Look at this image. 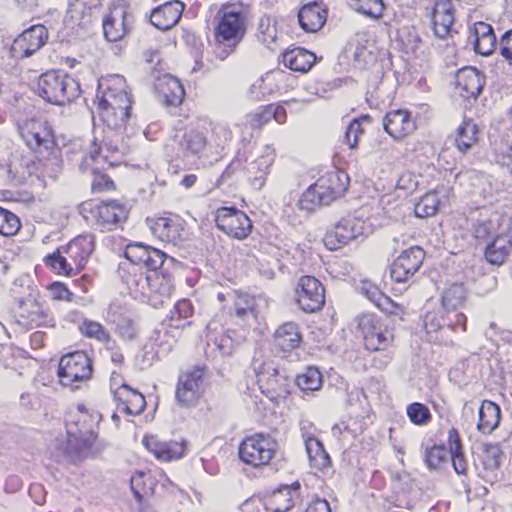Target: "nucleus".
Here are the masks:
<instances>
[{
	"label": "nucleus",
	"instance_id": "obj_35",
	"mask_svg": "<svg viewBox=\"0 0 512 512\" xmlns=\"http://www.w3.org/2000/svg\"><path fill=\"white\" fill-rule=\"evenodd\" d=\"M283 64L292 71L306 73L315 64L314 53L300 47L286 50L282 55Z\"/></svg>",
	"mask_w": 512,
	"mask_h": 512
},
{
	"label": "nucleus",
	"instance_id": "obj_27",
	"mask_svg": "<svg viewBox=\"0 0 512 512\" xmlns=\"http://www.w3.org/2000/svg\"><path fill=\"white\" fill-rule=\"evenodd\" d=\"M500 215L497 212H481L477 219H472L469 229L471 235L479 243L486 242L498 234Z\"/></svg>",
	"mask_w": 512,
	"mask_h": 512
},
{
	"label": "nucleus",
	"instance_id": "obj_40",
	"mask_svg": "<svg viewBox=\"0 0 512 512\" xmlns=\"http://www.w3.org/2000/svg\"><path fill=\"white\" fill-rule=\"evenodd\" d=\"M448 444L450 447L449 457L451 458L455 472L458 475L467 476L468 463L464 457L461 438L456 428H452L448 431Z\"/></svg>",
	"mask_w": 512,
	"mask_h": 512
},
{
	"label": "nucleus",
	"instance_id": "obj_30",
	"mask_svg": "<svg viewBox=\"0 0 512 512\" xmlns=\"http://www.w3.org/2000/svg\"><path fill=\"white\" fill-rule=\"evenodd\" d=\"M155 237L165 243L178 245L183 240V227L177 219L160 217L151 226Z\"/></svg>",
	"mask_w": 512,
	"mask_h": 512
},
{
	"label": "nucleus",
	"instance_id": "obj_52",
	"mask_svg": "<svg viewBox=\"0 0 512 512\" xmlns=\"http://www.w3.org/2000/svg\"><path fill=\"white\" fill-rule=\"evenodd\" d=\"M235 316L241 324H249L256 320L255 301L247 296H238L234 303Z\"/></svg>",
	"mask_w": 512,
	"mask_h": 512
},
{
	"label": "nucleus",
	"instance_id": "obj_42",
	"mask_svg": "<svg viewBox=\"0 0 512 512\" xmlns=\"http://www.w3.org/2000/svg\"><path fill=\"white\" fill-rule=\"evenodd\" d=\"M305 447L311 466L319 470H324L331 466L330 456L319 439L310 435L305 437Z\"/></svg>",
	"mask_w": 512,
	"mask_h": 512
},
{
	"label": "nucleus",
	"instance_id": "obj_5",
	"mask_svg": "<svg viewBox=\"0 0 512 512\" xmlns=\"http://www.w3.org/2000/svg\"><path fill=\"white\" fill-rule=\"evenodd\" d=\"M348 176L341 171H332L322 176L302 194L297 206L311 212L322 205H329L347 189Z\"/></svg>",
	"mask_w": 512,
	"mask_h": 512
},
{
	"label": "nucleus",
	"instance_id": "obj_59",
	"mask_svg": "<svg viewBox=\"0 0 512 512\" xmlns=\"http://www.w3.org/2000/svg\"><path fill=\"white\" fill-rule=\"evenodd\" d=\"M451 321H447L446 312L439 309L438 312H428L424 318V326L428 333L444 330L446 325H451Z\"/></svg>",
	"mask_w": 512,
	"mask_h": 512
},
{
	"label": "nucleus",
	"instance_id": "obj_29",
	"mask_svg": "<svg viewBox=\"0 0 512 512\" xmlns=\"http://www.w3.org/2000/svg\"><path fill=\"white\" fill-rule=\"evenodd\" d=\"M301 28L306 32H317L327 20V10L318 2H311L301 7L298 12Z\"/></svg>",
	"mask_w": 512,
	"mask_h": 512
},
{
	"label": "nucleus",
	"instance_id": "obj_44",
	"mask_svg": "<svg viewBox=\"0 0 512 512\" xmlns=\"http://www.w3.org/2000/svg\"><path fill=\"white\" fill-rule=\"evenodd\" d=\"M206 146V137L202 132L197 130H190L186 132L180 141V147L186 156L200 157Z\"/></svg>",
	"mask_w": 512,
	"mask_h": 512
},
{
	"label": "nucleus",
	"instance_id": "obj_37",
	"mask_svg": "<svg viewBox=\"0 0 512 512\" xmlns=\"http://www.w3.org/2000/svg\"><path fill=\"white\" fill-rule=\"evenodd\" d=\"M500 420V407L490 400H484L479 409L478 430L483 434H490L498 427Z\"/></svg>",
	"mask_w": 512,
	"mask_h": 512
},
{
	"label": "nucleus",
	"instance_id": "obj_22",
	"mask_svg": "<svg viewBox=\"0 0 512 512\" xmlns=\"http://www.w3.org/2000/svg\"><path fill=\"white\" fill-rule=\"evenodd\" d=\"M455 11L449 0H437L432 11V27L436 37L446 39L453 32Z\"/></svg>",
	"mask_w": 512,
	"mask_h": 512
},
{
	"label": "nucleus",
	"instance_id": "obj_28",
	"mask_svg": "<svg viewBox=\"0 0 512 512\" xmlns=\"http://www.w3.org/2000/svg\"><path fill=\"white\" fill-rule=\"evenodd\" d=\"M146 448L159 460L172 461L185 455L186 443L184 441H159L154 437L143 440Z\"/></svg>",
	"mask_w": 512,
	"mask_h": 512
},
{
	"label": "nucleus",
	"instance_id": "obj_3",
	"mask_svg": "<svg viewBox=\"0 0 512 512\" xmlns=\"http://www.w3.org/2000/svg\"><path fill=\"white\" fill-rule=\"evenodd\" d=\"M65 426L67 439L57 442L54 451L56 461L75 462L87 457L97 438L95 418L88 412H68Z\"/></svg>",
	"mask_w": 512,
	"mask_h": 512
},
{
	"label": "nucleus",
	"instance_id": "obj_50",
	"mask_svg": "<svg viewBox=\"0 0 512 512\" xmlns=\"http://www.w3.org/2000/svg\"><path fill=\"white\" fill-rule=\"evenodd\" d=\"M296 384L305 393L317 391L322 386V374L316 367H307L297 376Z\"/></svg>",
	"mask_w": 512,
	"mask_h": 512
},
{
	"label": "nucleus",
	"instance_id": "obj_14",
	"mask_svg": "<svg viewBox=\"0 0 512 512\" xmlns=\"http://www.w3.org/2000/svg\"><path fill=\"white\" fill-rule=\"evenodd\" d=\"M296 303L307 313L321 310L325 304V289L322 283L313 276L301 277L296 289Z\"/></svg>",
	"mask_w": 512,
	"mask_h": 512
},
{
	"label": "nucleus",
	"instance_id": "obj_32",
	"mask_svg": "<svg viewBox=\"0 0 512 512\" xmlns=\"http://www.w3.org/2000/svg\"><path fill=\"white\" fill-rule=\"evenodd\" d=\"M275 157V149L267 145L256 159L247 164L246 171L249 178L260 187L264 184L265 176L269 173Z\"/></svg>",
	"mask_w": 512,
	"mask_h": 512
},
{
	"label": "nucleus",
	"instance_id": "obj_53",
	"mask_svg": "<svg viewBox=\"0 0 512 512\" xmlns=\"http://www.w3.org/2000/svg\"><path fill=\"white\" fill-rule=\"evenodd\" d=\"M440 205L438 194L435 192L427 193L415 206V215L419 218H425L434 215Z\"/></svg>",
	"mask_w": 512,
	"mask_h": 512
},
{
	"label": "nucleus",
	"instance_id": "obj_23",
	"mask_svg": "<svg viewBox=\"0 0 512 512\" xmlns=\"http://www.w3.org/2000/svg\"><path fill=\"white\" fill-rule=\"evenodd\" d=\"M154 89L159 100L167 106L181 104L185 95L181 82L170 74L158 76L154 83Z\"/></svg>",
	"mask_w": 512,
	"mask_h": 512
},
{
	"label": "nucleus",
	"instance_id": "obj_26",
	"mask_svg": "<svg viewBox=\"0 0 512 512\" xmlns=\"http://www.w3.org/2000/svg\"><path fill=\"white\" fill-rule=\"evenodd\" d=\"M484 76L474 67H464L456 74V85L465 99H476L482 92Z\"/></svg>",
	"mask_w": 512,
	"mask_h": 512
},
{
	"label": "nucleus",
	"instance_id": "obj_45",
	"mask_svg": "<svg viewBox=\"0 0 512 512\" xmlns=\"http://www.w3.org/2000/svg\"><path fill=\"white\" fill-rule=\"evenodd\" d=\"M466 300V290L462 284L453 283L444 290L441 296V307L444 311H456Z\"/></svg>",
	"mask_w": 512,
	"mask_h": 512
},
{
	"label": "nucleus",
	"instance_id": "obj_36",
	"mask_svg": "<svg viewBox=\"0 0 512 512\" xmlns=\"http://www.w3.org/2000/svg\"><path fill=\"white\" fill-rule=\"evenodd\" d=\"M275 344L283 351H290L300 346L302 335L294 322H286L278 327L274 334Z\"/></svg>",
	"mask_w": 512,
	"mask_h": 512
},
{
	"label": "nucleus",
	"instance_id": "obj_10",
	"mask_svg": "<svg viewBox=\"0 0 512 512\" xmlns=\"http://www.w3.org/2000/svg\"><path fill=\"white\" fill-rule=\"evenodd\" d=\"M92 360L85 352L76 351L61 357L58 376L64 386L89 380L92 376Z\"/></svg>",
	"mask_w": 512,
	"mask_h": 512
},
{
	"label": "nucleus",
	"instance_id": "obj_7",
	"mask_svg": "<svg viewBox=\"0 0 512 512\" xmlns=\"http://www.w3.org/2000/svg\"><path fill=\"white\" fill-rule=\"evenodd\" d=\"M369 232L370 226L364 219L348 215L342 217L333 228L327 231L324 244L329 250L336 251L351 241L366 236Z\"/></svg>",
	"mask_w": 512,
	"mask_h": 512
},
{
	"label": "nucleus",
	"instance_id": "obj_62",
	"mask_svg": "<svg viewBox=\"0 0 512 512\" xmlns=\"http://www.w3.org/2000/svg\"><path fill=\"white\" fill-rule=\"evenodd\" d=\"M363 133L361 123L354 119L346 128L344 141L352 149L357 147L359 136Z\"/></svg>",
	"mask_w": 512,
	"mask_h": 512
},
{
	"label": "nucleus",
	"instance_id": "obj_60",
	"mask_svg": "<svg viewBox=\"0 0 512 512\" xmlns=\"http://www.w3.org/2000/svg\"><path fill=\"white\" fill-rule=\"evenodd\" d=\"M356 10L371 18H379L384 10L382 0H358Z\"/></svg>",
	"mask_w": 512,
	"mask_h": 512
},
{
	"label": "nucleus",
	"instance_id": "obj_4",
	"mask_svg": "<svg viewBox=\"0 0 512 512\" xmlns=\"http://www.w3.org/2000/svg\"><path fill=\"white\" fill-rule=\"evenodd\" d=\"M214 37L216 45L223 48L224 59L242 41L247 29V19L243 10L233 4L223 5L214 17Z\"/></svg>",
	"mask_w": 512,
	"mask_h": 512
},
{
	"label": "nucleus",
	"instance_id": "obj_57",
	"mask_svg": "<svg viewBox=\"0 0 512 512\" xmlns=\"http://www.w3.org/2000/svg\"><path fill=\"white\" fill-rule=\"evenodd\" d=\"M193 308L188 300L178 301L174 307V310L171 312L172 316L170 319L169 326L171 328H183L186 325V322L180 323L181 321H185L189 316L192 315ZM189 324V322H187Z\"/></svg>",
	"mask_w": 512,
	"mask_h": 512
},
{
	"label": "nucleus",
	"instance_id": "obj_63",
	"mask_svg": "<svg viewBox=\"0 0 512 512\" xmlns=\"http://www.w3.org/2000/svg\"><path fill=\"white\" fill-rule=\"evenodd\" d=\"M116 333L124 340L131 341L137 334L136 327L131 319L122 318L116 325Z\"/></svg>",
	"mask_w": 512,
	"mask_h": 512
},
{
	"label": "nucleus",
	"instance_id": "obj_21",
	"mask_svg": "<svg viewBox=\"0 0 512 512\" xmlns=\"http://www.w3.org/2000/svg\"><path fill=\"white\" fill-rule=\"evenodd\" d=\"M117 411L127 415H140L146 408L145 397L127 384H122L114 391Z\"/></svg>",
	"mask_w": 512,
	"mask_h": 512
},
{
	"label": "nucleus",
	"instance_id": "obj_9",
	"mask_svg": "<svg viewBox=\"0 0 512 512\" xmlns=\"http://www.w3.org/2000/svg\"><path fill=\"white\" fill-rule=\"evenodd\" d=\"M276 442L270 435L256 434L245 438L239 447L240 459L253 467L269 464L276 453Z\"/></svg>",
	"mask_w": 512,
	"mask_h": 512
},
{
	"label": "nucleus",
	"instance_id": "obj_39",
	"mask_svg": "<svg viewBox=\"0 0 512 512\" xmlns=\"http://www.w3.org/2000/svg\"><path fill=\"white\" fill-rule=\"evenodd\" d=\"M124 271H127V275L123 276L124 281L128 288L136 294L147 296L150 288V271L143 268L137 269L136 267H124L120 266Z\"/></svg>",
	"mask_w": 512,
	"mask_h": 512
},
{
	"label": "nucleus",
	"instance_id": "obj_33",
	"mask_svg": "<svg viewBox=\"0 0 512 512\" xmlns=\"http://www.w3.org/2000/svg\"><path fill=\"white\" fill-rule=\"evenodd\" d=\"M18 281L20 282V287L24 288V291L13 290L15 293L14 301L21 310V315L25 316L42 301L38 287L29 278H22Z\"/></svg>",
	"mask_w": 512,
	"mask_h": 512
},
{
	"label": "nucleus",
	"instance_id": "obj_8",
	"mask_svg": "<svg viewBox=\"0 0 512 512\" xmlns=\"http://www.w3.org/2000/svg\"><path fill=\"white\" fill-rule=\"evenodd\" d=\"M257 384L263 394L271 399L285 398L290 394V379L278 370L272 362L253 361Z\"/></svg>",
	"mask_w": 512,
	"mask_h": 512
},
{
	"label": "nucleus",
	"instance_id": "obj_16",
	"mask_svg": "<svg viewBox=\"0 0 512 512\" xmlns=\"http://www.w3.org/2000/svg\"><path fill=\"white\" fill-rule=\"evenodd\" d=\"M133 22V15L125 5L111 7L102 21L105 38L109 42L123 39L131 31Z\"/></svg>",
	"mask_w": 512,
	"mask_h": 512
},
{
	"label": "nucleus",
	"instance_id": "obj_11",
	"mask_svg": "<svg viewBox=\"0 0 512 512\" xmlns=\"http://www.w3.org/2000/svg\"><path fill=\"white\" fill-rule=\"evenodd\" d=\"M216 227L226 235L243 240L246 239L252 229L249 217L236 207H221L215 214Z\"/></svg>",
	"mask_w": 512,
	"mask_h": 512
},
{
	"label": "nucleus",
	"instance_id": "obj_2",
	"mask_svg": "<svg viewBox=\"0 0 512 512\" xmlns=\"http://www.w3.org/2000/svg\"><path fill=\"white\" fill-rule=\"evenodd\" d=\"M95 103L102 120L111 128L106 135H117L114 129L126 122L132 105L125 78L116 74L101 79Z\"/></svg>",
	"mask_w": 512,
	"mask_h": 512
},
{
	"label": "nucleus",
	"instance_id": "obj_31",
	"mask_svg": "<svg viewBox=\"0 0 512 512\" xmlns=\"http://www.w3.org/2000/svg\"><path fill=\"white\" fill-rule=\"evenodd\" d=\"M24 137L27 145L35 151L41 148L50 150L55 145L53 130L47 122L33 123Z\"/></svg>",
	"mask_w": 512,
	"mask_h": 512
},
{
	"label": "nucleus",
	"instance_id": "obj_51",
	"mask_svg": "<svg viewBox=\"0 0 512 512\" xmlns=\"http://www.w3.org/2000/svg\"><path fill=\"white\" fill-rule=\"evenodd\" d=\"M79 330L83 336L89 339H94L100 343H109L111 335L107 329L97 321L84 319L79 325Z\"/></svg>",
	"mask_w": 512,
	"mask_h": 512
},
{
	"label": "nucleus",
	"instance_id": "obj_38",
	"mask_svg": "<svg viewBox=\"0 0 512 512\" xmlns=\"http://www.w3.org/2000/svg\"><path fill=\"white\" fill-rule=\"evenodd\" d=\"M478 133V126L472 120H464L455 131L456 148L462 153L470 151L478 142Z\"/></svg>",
	"mask_w": 512,
	"mask_h": 512
},
{
	"label": "nucleus",
	"instance_id": "obj_19",
	"mask_svg": "<svg viewBox=\"0 0 512 512\" xmlns=\"http://www.w3.org/2000/svg\"><path fill=\"white\" fill-rule=\"evenodd\" d=\"M91 215L102 229L110 230L128 218L127 207L118 200H106L90 208Z\"/></svg>",
	"mask_w": 512,
	"mask_h": 512
},
{
	"label": "nucleus",
	"instance_id": "obj_17",
	"mask_svg": "<svg viewBox=\"0 0 512 512\" xmlns=\"http://www.w3.org/2000/svg\"><path fill=\"white\" fill-rule=\"evenodd\" d=\"M425 259V251L413 246L402 252L390 267V276L396 283H405L420 269Z\"/></svg>",
	"mask_w": 512,
	"mask_h": 512
},
{
	"label": "nucleus",
	"instance_id": "obj_25",
	"mask_svg": "<svg viewBox=\"0 0 512 512\" xmlns=\"http://www.w3.org/2000/svg\"><path fill=\"white\" fill-rule=\"evenodd\" d=\"M384 130L394 139H402L416 128L407 110L397 109L388 112L383 118Z\"/></svg>",
	"mask_w": 512,
	"mask_h": 512
},
{
	"label": "nucleus",
	"instance_id": "obj_64",
	"mask_svg": "<svg viewBox=\"0 0 512 512\" xmlns=\"http://www.w3.org/2000/svg\"><path fill=\"white\" fill-rule=\"evenodd\" d=\"M501 55L512 64V29L505 32L500 40Z\"/></svg>",
	"mask_w": 512,
	"mask_h": 512
},
{
	"label": "nucleus",
	"instance_id": "obj_58",
	"mask_svg": "<svg viewBox=\"0 0 512 512\" xmlns=\"http://www.w3.org/2000/svg\"><path fill=\"white\" fill-rule=\"evenodd\" d=\"M21 227L19 218L12 212L0 207V234L15 235Z\"/></svg>",
	"mask_w": 512,
	"mask_h": 512
},
{
	"label": "nucleus",
	"instance_id": "obj_12",
	"mask_svg": "<svg viewBox=\"0 0 512 512\" xmlns=\"http://www.w3.org/2000/svg\"><path fill=\"white\" fill-rule=\"evenodd\" d=\"M365 348L370 351H385L393 341V334L373 314H364L359 320Z\"/></svg>",
	"mask_w": 512,
	"mask_h": 512
},
{
	"label": "nucleus",
	"instance_id": "obj_18",
	"mask_svg": "<svg viewBox=\"0 0 512 512\" xmlns=\"http://www.w3.org/2000/svg\"><path fill=\"white\" fill-rule=\"evenodd\" d=\"M125 258L130 262L129 267L140 266L149 271L158 270L165 261V254L159 249L144 245L142 243H131L124 251Z\"/></svg>",
	"mask_w": 512,
	"mask_h": 512
},
{
	"label": "nucleus",
	"instance_id": "obj_24",
	"mask_svg": "<svg viewBox=\"0 0 512 512\" xmlns=\"http://www.w3.org/2000/svg\"><path fill=\"white\" fill-rule=\"evenodd\" d=\"M183 11L184 4L181 1H168L152 10L150 22L160 30H168L179 22Z\"/></svg>",
	"mask_w": 512,
	"mask_h": 512
},
{
	"label": "nucleus",
	"instance_id": "obj_46",
	"mask_svg": "<svg viewBox=\"0 0 512 512\" xmlns=\"http://www.w3.org/2000/svg\"><path fill=\"white\" fill-rule=\"evenodd\" d=\"M294 496L291 495V489L283 487L275 491L266 503L268 512H287L294 506Z\"/></svg>",
	"mask_w": 512,
	"mask_h": 512
},
{
	"label": "nucleus",
	"instance_id": "obj_6",
	"mask_svg": "<svg viewBox=\"0 0 512 512\" xmlns=\"http://www.w3.org/2000/svg\"><path fill=\"white\" fill-rule=\"evenodd\" d=\"M37 93L46 102L64 106L81 94L79 82L62 70L43 73L37 83Z\"/></svg>",
	"mask_w": 512,
	"mask_h": 512
},
{
	"label": "nucleus",
	"instance_id": "obj_55",
	"mask_svg": "<svg viewBox=\"0 0 512 512\" xmlns=\"http://www.w3.org/2000/svg\"><path fill=\"white\" fill-rule=\"evenodd\" d=\"M450 449L442 445H434L425 452V463L430 470L439 469L449 458Z\"/></svg>",
	"mask_w": 512,
	"mask_h": 512
},
{
	"label": "nucleus",
	"instance_id": "obj_56",
	"mask_svg": "<svg viewBox=\"0 0 512 512\" xmlns=\"http://www.w3.org/2000/svg\"><path fill=\"white\" fill-rule=\"evenodd\" d=\"M37 327L52 328L55 326V319L50 310L41 302L33 310L25 315Z\"/></svg>",
	"mask_w": 512,
	"mask_h": 512
},
{
	"label": "nucleus",
	"instance_id": "obj_49",
	"mask_svg": "<svg viewBox=\"0 0 512 512\" xmlns=\"http://www.w3.org/2000/svg\"><path fill=\"white\" fill-rule=\"evenodd\" d=\"M275 20L267 15L260 18L258 23V40L264 44L268 49L273 50V44L277 40V29Z\"/></svg>",
	"mask_w": 512,
	"mask_h": 512
},
{
	"label": "nucleus",
	"instance_id": "obj_43",
	"mask_svg": "<svg viewBox=\"0 0 512 512\" xmlns=\"http://www.w3.org/2000/svg\"><path fill=\"white\" fill-rule=\"evenodd\" d=\"M512 243L507 235L497 234L493 241L485 249L486 260L495 265H500L508 256Z\"/></svg>",
	"mask_w": 512,
	"mask_h": 512
},
{
	"label": "nucleus",
	"instance_id": "obj_61",
	"mask_svg": "<svg viewBox=\"0 0 512 512\" xmlns=\"http://www.w3.org/2000/svg\"><path fill=\"white\" fill-rule=\"evenodd\" d=\"M212 137L217 146L224 148L232 140V132L226 124L216 123L212 128Z\"/></svg>",
	"mask_w": 512,
	"mask_h": 512
},
{
	"label": "nucleus",
	"instance_id": "obj_41",
	"mask_svg": "<svg viewBox=\"0 0 512 512\" xmlns=\"http://www.w3.org/2000/svg\"><path fill=\"white\" fill-rule=\"evenodd\" d=\"M213 323H209L206 328V339H207V348L206 353L214 354L215 356H228L233 351V340L230 336L221 333L220 335H216L213 333L212 328Z\"/></svg>",
	"mask_w": 512,
	"mask_h": 512
},
{
	"label": "nucleus",
	"instance_id": "obj_13",
	"mask_svg": "<svg viewBox=\"0 0 512 512\" xmlns=\"http://www.w3.org/2000/svg\"><path fill=\"white\" fill-rule=\"evenodd\" d=\"M205 369L195 367L179 377L176 400L183 407L195 406L203 394Z\"/></svg>",
	"mask_w": 512,
	"mask_h": 512
},
{
	"label": "nucleus",
	"instance_id": "obj_34",
	"mask_svg": "<svg viewBox=\"0 0 512 512\" xmlns=\"http://www.w3.org/2000/svg\"><path fill=\"white\" fill-rule=\"evenodd\" d=\"M501 450L496 444H485L482 447L481 464L483 469L478 475L486 482L493 483L497 479L496 471L500 467Z\"/></svg>",
	"mask_w": 512,
	"mask_h": 512
},
{
	"label": "nucleus",
	"instance_id": "obj_1",
	"mask_svg": "<svg viewBox=\"0 0 512 512\" xmlns=\"http://www.w3.org/2000/svg\"><path fill=\"white\" fill-rule=\"evenodd\" d=\"M122 147L119 145V135H105L102 140L95 138L82 157L79 170L83 174H90L94 178L91 183L93 193L111 191L115 188L114 182L104 172L117 165L122 156Z\"/></svg>",
	"mask_w": 512,
	"mask_h": 512
},
{
	"label": "nucleus",
	"instance_id": "obj_54",
	"mask_svg": "<svg viewBox=\"0 0 512 512\" xmlns=\"http://www.w3.org/2000/svg\"><path fill=\"white\" fill-rule=\"evenodd\" d=\"M409 420L417 426L427 425L432 418L429 408L420 402H414L406 408Z\"/></svg>",
	"mask_w": 512,
	"mask_h": 512
},
{
	"label": "nucleus",
	"instance_id": "obj_47",
	"mask_svg": "<svg viewBox=\"0 0 512 512\" xmlns=\"http://www.w3.org/2000/svg\"><path fill=\"white\" fill-rule=\"evenodd\" d=\"M44 264L49 267L58 275L63 276H75L76 273L71 267V263L68 262L64 253L61 252L60 248H57L52 253L46 255L43 259Z\"/></svg>",
	"mask_w": 512,
	"mask_h": 512
},
{
	"label": "nucleus",
	"instance_id": "obj_20",
	"mask_svg": "<svg viewBox=\"0 0 512 512\" xmlns=\"http://www.w3.org/2000/svg\"><path fill=\"white\" fill-rule=\"evenodd\" d=\"M74 272L79 274L85 267L88 258L94 250V243L91 236H78L67 245L60 247Z\"/></svg>",
	"mask_w": 512,
	"mask_h": 512
},
{
	"label": "nucleus",
	"instance_id": "obj_15",
	"mask_svg": "<svg viewBox=\"0 0 512 512\" xmlns=\"http://www.w3.org/2000/svg\"><path fill=\"white\" fill-rule=\"evenodd\" d=\"M48 40L45 26L38 24L23 31L12 43L10 54L14 59H24L39 51Z\"/></svg>",
	"mask_w": 512,
	"mask_h": 512
},
{
	"label": "nucleus",
	"instance_id": "obj_48",
	"mask_svg": "<svg viewBox=\"0 0 512 512\" xmlns=\"http://www.w3.org/2000/svg\"><path fill=\"white\" fill-rule=\"evenodd\" d=\"M149 293L158 294L161 297H169L174 290L173 279L170 275L159 273L158 270L150 271Z\"/></svg>",
	"mask_w": 512,
	"mask_h": 512
}]
</instances>
